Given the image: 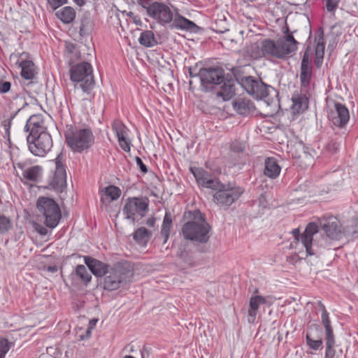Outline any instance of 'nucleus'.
Masks as SVG:
<instances>
[{"label": "nucleus", "mask_w": 358, "mask_h": 358, "mask_svg": "<svg viewBox=\"0 0 358 358\" xmlns=\"http://www.w3.org/2000/svg\"><path fill=\"white\" fill-rule=\"evenodd\" d=\"M198 184L203 187L213 189L214 187L219 185V180L212 178L210 173L201 168H190Z\"/></svg>", "instance_id": "a211bd4d"}, {"label": "nucleus", "mask_w": 358, "mask_h": 358, "mask_svg": "<svg viewBox=\"0 0 358 358\" xmlns=\"http://www.w3.org/2000/svg\"><path fill=\"white\" fill-rule=\"evenodd\" d=\"M218 87L220 90L217 92V96L221 97L223 101L231 99L235 94V86L233 79H227L224 77V81Z\"/></svg>", "instance_id": "412c9836"}, {"label": "nucleus", "mask_w": 358, "mask_h": 358, "mask_svg": "<svg viewBox=\"0 0 358 358\" xmlns=\"http://www.w3.org/2000/svg\"><path fill=\"white\" fill-rule=\"evenodd\" d=\"M10 227L11 224L9 219L3 215H0V232H6Z\"/></svg>", "instance_id": "79ce46f5"}, {"label": "nucleus", "mask_w": 358, "mask_h": 358, "mask_svg": "<svg viewBox=\"0 0 358 358\" xmlns=\"http://www.w3.org/2000/svg\"><path fill=\"white\" fill-rule=\"evenodd\" d=\"M64 136L67 145L73 152H81L90 148L94 142L92 131L88 128L69 126Z\"/></svg>", "instance_id": "f03ea898"}, {"label": "nucleus", "mask_w": 358, "mask_h": 358, "mask_svg": "<svg viewBox=\"0 0 358 358\" xmlns=\"http://www.w3.org/2000/svg\"><path fill=\"white\" fill-rule=\"evenodd\" d=\"M264 40L262 41L259 43H256L251 45L250 48V51L252 57L257 59L262 57L264 56H269V55L264 50Z\"/></svg>", "instance_id": "c9c22d12"}, {"label": "nucleus", "mask_w": 358, "mask_h": 358, "mask_svg": "<svg viewBox=\"0 0 358 358\" xmlns=\"http://www.w3.org/2000/svg\"><path fill=\"white\" fill-rule=\"evenodd\" d=\"M264 173L265 176L271 178H275L280 173L281 168L278 165L275 159L268 157L265 160Z\"/></svg>", "instance_id": "5701e85b"}, {"label": "nucleus", "mask_w": 358, "mask_h": 358, "mask_svg": "<svg viewBox=\"0 0 358 358\" xmlns=\"http://www.w3.org/2000/svg\"><path fill=\"white\" fill-rule=\"evenodd\" d=\"M73 1L77 5L80 6H83L85 2V0H73Z\"/></svg>", "instance_id": "680f3d73"}, {"label": "nucleus", "mask_w": 358, "mask_h": 358, "mask_svg": "<svg viewBox=\"0 0 358 358\" xmlns=\"http://www.w3.org/2000/svg\"><path fill=\"white\" fill-rule=\"evenodd\" d=\"M339 0H327L326 7L329 12H333L338 6Z\"/></svg>", "instance_id": "09e8293b"}, {"label": "nucleus", "mask_w": 358, "mask_h": 358, "mask_svg": "<svg viewBox=\"0 0 358 358\" xmlns=\"http://www.w3.org/2000/svg\"><path fill=\"white\" fill-rule=\"evenodd\" d=\"M297 43L293 36L287 34L278 38L276 41L264 39L263 48L270 57L284 59L294 53Z\"/></svg>", "instance_id": "7ed1b4c3"}, {"label": "nucleus", "mask_w": 358, "mask_h": 358, "mask_svg": "<svg viewBox=\"0 0 358 358\" xmlns=\"http://www.w3.org/2000/svg\"><path fill=\"white\" fill-rule=\"evenodd\" d=\"M112 129L115 131L117 138L127 136V129L125 125L119 120H116L112 124Z\"/></svg>", "instance_id": "a19ab883"}, {"label": "nucleus", "mask_w": 358, "mask_h": 358, "mask_svg": "<svg viewBox=\"0 0 358 358\" xmlns=\"http://www.w3.org/2000/svg\"><path fill=\"white\" fill-rule=\"evenodd\" d=\"M69 261L75 264V268H85L84 264L88 268H108V265L89 256L74 254L69 257Z\"/></svg>", "instance_id": "f3484780"}, {"label": "nucleus", "mask_w": 358, "mask_h": 358, "mask_svg": "<svg viewBox=\"0 0 358 358\" xmlns=\"http://www.w3.org/2000/svg\"><path fill=\"white\" fill-rule=\"evenodd\" d=\"M199 76L204 91L220 86L224 81V71L222 68H203L200 69Z\"/></svg>", "instance_id": "9b49d317"}, {"label": "nucleus", "mask_w": 358, "mask_h": 358, "mask_svg": "<svg viewBox=\"0 0 358 358\" xmlns=\"http://www.w3.org/2000/svg\"><path fill=\"white\" fill-rule=\"evenodd\" d=\"M328 117L334 125L343 127L349 121V110L343 104L336 103L334 108L331 109L329 113Z\"/></svg>", "instance_id": "2eb2a0df"}, {"label": "nucleus", "mask_w": 358, "mask_h": 358, "mask_svg": "<svg viewBox=\"0 0 358 358\" xmlns=\"http://www.w3.org/2000/svg\"><path fill=\"white\" fill-rule=\"evenodd\" d=\"M11 84L8 81H0V93L5 94L10 90Z\"/></svg>", "instance_id": "de8ad7c7"}, {"label": "nucleus", "mask_w": 358, "mask_h": 358, "mask_svg": "<svg viewBox=\"0 0 358 358\" xmlns=\"http://www.w3.org/2000/svg\"><path fill=\"white\" fill-rule=\"evenodd\" d=\"M71 80L76 83V87L80 88L87 92L94 85L92 68L90 63L82 62L73 66L70 70Z\"/></svg>", "instance_id": "423d86ee"}, {"label": "nucleus", "mask_w": 358, "mask_h": 358, "mask_svg": "<svg viewBox=\"0 0 358 358\" xmlns=\"http://www.w3.org/2000/svg\"><path fill=\"white\" fill-rule=\"evenodd\" d=\"M231 149L234 152H241L243 151L244 145H243V144H242L239 142H234L231 145Z\"/></svg>", "instance_id": "3c124183"}, {"label": "nucleus", "mask_w": 358, "mask_h": 358, "mask_svg": "<svg viewBox=\"0 0 358 358\" xmlns=\"http://www.w3.org/2000/svg\"><path fill=\"white\" fill-rule=\"evenodd\" d=\"M321 307L322 308V313L321 316V321L324 327L325 330V339L326 338H335L333 329L331 326V322L329 317V313H327L325 306L322 303H320Z\"/></svg>", "instance_id": "c756f323"}, {"label": "nucleus", "mask_w": 358, "mask_h": 358, "mask_svg": "<svg viewBox=\"0 0 358 358\" xmlns=\"http://www.w3.org/2000/svg\"><path fill=\"white\" fill-rule=\"evenodd\" d=\"M324 37L322 33L317 38V45L315 46V62L317 66H318L320 60H322L324 57Z\"/></svg>", "instance_id": "e433bc0d"}, {"label": "nucleus", "mask_w": 358, "mask_h": 358, "mask_svg": "<svg viewBox=\"0 0 358 358\" xmlns=\"http://www.w3.org/2000/svg\"><path fill=\"white\" fill-rule=\"evenodd\" d=\"M66 50L70 53V54H72V53H77L76 52V48L75 46V45L72 44V43H66Z\"/></svg>", "instance_id": "6e6d98bb"}, {"label": "nucleus", "mask_w": 358, "mask_h": 358, "mask_svg": "<svg viewBox=\"0 0 358 358\" xmlns=\"http://www.w3.org/2000/svg\"><path fill=\"white\" fill-rule=\"evenodd\" d=\"M48 3L52 10H56L63 4L67 2V0H47Z\"/></svg>", "instance_id": "49530a36"}, {"label": "nucleus", "mask_w": 358, "mask_h": 358, "mask_svg": "<svg viewBox=\"0 0 358 358\" xmlns=\"http://www.w3.org/2000/svg\"><path fill=\"white\" fill-rule=\"evenodd\" d=\"M123 358H135L131 355H125Z\"/></svg>", "instance_id": "338daca9"}, {"label": "nucleus", "mask_w": 358, "mask_h": 358, "mask_svg": "<svg viewBox=\"0 0 358 358\" xmlns=\"http://www.w3.org/2000/svg\"><path fill=\"white\" fill-rule=\"evenodd\" d=\"M24 131H29V135L33 136L48 133L43 116L41 115H31L27 121Z\"/></svg>", "instance_id": "aec40b11"}, {"label": "nucleus", "mask_w": 358, "mask_h": 358, "mask_svg": "<svg viewBox=\"0 0 358 358\" xmlns=\"http://www.w3.org/2000/svg\"><path fill=\"white\" fill-rule=\"evenodd\" d=\"M26 94L27 92H22L15 96L10 101L9 108L10 110H15V114L28 105L25 97Z\"/></svg>", "instance_id": "bb28decb"}, {"label": "nucleus", "mask_w": 358, "mask_h": 358, "mask_svg": "<svg viewBox=\"0 0 358 358\" xmlns=\"http://www.w3.org/2000/svg\"><path fill=\"white\" fill-rule=\"evenodd\" d=\"M187 265L189 266H196V265L192 262L191 258H189L187 260Z\"/></svg>", "instance_id": "e2e57ef3"}, {"label": "nucleus", "mask_w": 358, "mask_h": 358, "mask_svg": "<svg viewBox=\"0 0 358 358\" xmlns=\"http://www.w3.org/2000/svg\"><path fill=\"white\" fill-rule=\"evenodd\" d=\"M91 329L92 328L89 327L87 328V331H86V334H87V337H89L90 336V334H91Z\"/></svg>", "instance_id": "69168bd1"}, {"label": "nucleus", "mask_w": 358, "mask_h": 358, "mask_svg": "<svg viewBox=\"0 0 358 358\" xmlns=\"http://www.w3.org/2000/svg\"><path fill=\"white\" fill-rule=\"evenodd\" d=\"M171 22V27L177 29L194 31L196 27V25L192 21L185 18L178 13H176L175 15L173 14Z\"/></svg>", "instance_id": "4be33fe9"}, {"label": "nucleus", "mask_w": 358, "mask_h": 358, "mask_svg": "<svg viewBox=\"0 0 358 358\" xmlns=\"http://www.w3.org/2000/svg\"><path fill=\"white\" fill-rule=\"evenodd\" d=\"M3 127H4V129H5V131H6V134L9 136L10 134V122L8 123H4L3 124Z\"/></svg>", "instance_id": "bf43d9fd"}, {"label": "nucleus", "mask_w": 358, "mask_h": 358, "mask_svg": "<svg viewBox=\"0 0 358 358\" xmlns=\"http://www.w3.org/2000/svg\"><path fill=\"white\" fill-rule=\"evenodd\" d=\"M27 142L29 150L38 157L45 156L52 147V140L49 133H42L36 136L28 135Z\"/></svg>", "instance_id": "1a4fd4ad"}, {"label": "nucleus", "mask_w": 358, "mask_h": 358, "mask_svg": "<svg viewBox=\"0 0 358 358\" xmlns=\"http://www.w3.org/2000/svg\"><path fill=\"white\" fill-rule=\"evenodd\" d=\"M147 15L156 20L159 24L165 25L169 24L173 20V12L171 8L166 3L157 1L150 8Z\"/></svg>", "instance_id": "ddd939ff"}, {"label": "nucleus", "mask_w": 358, "mask_h": 358, "mask_svg": "<svg viewBox=\"0 0 358 358\" xmlns=\"http://www.w3.org/2000/svg\"><path fill=\"white\" fill-rule=\"evenodd\" d=\"M336 340L335 338L325 339V355L324 358H336Z\"/></svg>", "instance_id": "ea45409f"}, {"label": "nucleus", "mask_w": 358, "mask_h": 358, "mask_svg": "<svg viewBox=\"0 0 358 358\" xmlns=\"http://www.w3.org/2000/svg\"><path fill=\"white\" fill-rule=\"evenodd\" d=\"M83 27H80V31L81 32L83 31Z\"/></svg>", "instance_id": "774afa93"}, {"label": "nucleus", "mask_w": 358, "mask_h": 358, "mask_svg": "<svg viewBox=\"0 0 358 358\" xmlns=\"http://www.w3.org/2000/svg\"><path fill=\"white\" fill-rule=\"evenodd\" d=\"M134 270H90L95 276L103 278V288L109 291L118 289L122 282L131 280Z\"/></svg>", "instance_id": "39448f33"}, {"label": "nucleus", "mask_w": 358, "mask_h": 358, "mask_svg": "<svg viewBox=\"0 0 358 358\" xmlns=\"http://www.w3.org/2000/svg\"><path fill=\"white\" fill-rule=\"evenodd\" d=\"M148 205L149 200L146 197L129 198L122 208L123 215L134 224L136 217H143L145 215Z\"/></svg>", "instance_id": "6e6552de"}, {"label": "nucleus", "mask_w": 358, "mask_h": 358, "mask_svg": "<svg viewBox=\"0 0 358 358\" xmlns=\"http://www.w3.org/2000/svg\"><path fill=\"white\" fill-rule=\"evenodd\" d=\"M41 173V168L39 166H34L23 171V177L30 181H36Z\"/></svg>", "instance_id": "f704fd0d"}, {"label": "nucleus", "mask_w": 358, "mask_h": 358, "mask_svg": "<svg viewBox=\"0 0 358 358\" xmlns=\"http://www.w3.org/2000/svg\"><path fill=\"white\" fill-rule=\"evenodd\" d=\"M147 354L148 355V351L145 347L143 348V349L141 350V355L143 358L145 355Z\"/></svg>", "instance_id": "0e129e2a"}, {"label": "nucleus", "mask_w": 358, "mask_h": 358, "mask_svg": "<svg viewBox=\"0 0 358 358\" xmlns=\"http://www.w3.org/2000/svg\"><path fill=\"white\" fill-rule=\"evenodd\" d=\"M35 229L41 235L45 236L48 234V229L40 224H36Z\"/></svg>", "instance_id": "5fc2aeb1"}, {"label": "nucleus", "mask_w": 358, "mask_h": 358, "mask_svg": "<svg viewBox=\"0 0 358 358\" xmlns=\"http://www.w3.org/2000/svg\"><path fill=\"white\" fill-rule=\"evenodd\" d=\"M322 330L319 325L313 324L307 330L306 335V344L309 348L317 351L323 348Z\"/></svg>", "instance_id": "dca6fc26"}, {"label": "nucleus", "mask_w": 358, "mask_h": 358, "mask_svg": "<svg viewBox=\"0 0 358 358\" xmlns=\"http://www.w3.org/2000/svg\"><path fill=\"white\" fill-rule=\"evenodd\" d=\"M91 271L88 272L87 270H72L71 276L74 280L76 279H80L82 282L87 283L92 279Z\"/></svg>", "instance_id": "4c0bfd02"}, {"label": "nucleus", "mask_w": 358, "mask_h": 358, "mask_svg": "<svg viewBox=\"0 0 358 358\" xmlns=\"http://www.w3.org/2000/svg\"><path fill=\"white\" fill-rule=\"evenodd\" d=\"M151 235V231L145 227H140L132 234L134 240L141 245H145L147 244Z\"/></svg>", "instance_id": "c85d7f7f"}, {"label": "nucleus", "mask_w": 358, "mask_h": 358, "mask_svg": "<svg viewBox=\"0 0 358 358\" xmlns=\"http://www.w3.org/2000/svg\"><path fill=\"white\" fill-rule=\"evenodd\" d=\"M292 233L296 241H301L308 255H313L315 254L316 242L314 240V236L318 233V226L315 223H309L302 234H300L299 229H293Z\"/></svg>", "instance_id": "9d476101"}, {"label": "nucleus", "mask_w": 358, "mask_h": 358, "mask_svg": "<svg viewBox=\"0 0 358 358\" xmlns=\"http://www.w3.org/2000/svg\"><path fill=\"white\" fill-rule=\"evenodd\" d=\"M10 349L9 343L7 339L0 340V358H5L6 353Z\"/></svg>", "instance_id": "37998d69"}, {"label": "nucleus", "mask_w": 358, "mask_h": 358, "mask_svg": "<svg viewBox=\"0 0 358 358\" xmlns=\"http://www.w3.org/2000/svg\"><path fill=\"white\" fill-rule=\"evenodd\" d=\"M121 194V190L119 187L110 185L102 189L101 201L104 203H110L112 201L117 200Z\"/></svg>", "instance_id": "b1692460"}, {"label": "nucleus", "mask_w": 358, "mask_h": 358, "mask_svg": "<svg viewBox=\"0 0 358 358\" xmlns=\"http://www.w3.org/2000/svg\"><path fill=\"white\" fill-rule=\"evenodd\" d=\"M320 226L327 236L333 240L341 238L342 232L339 221L336 217H329L320 222Z\"/></svg>", "instance_id": "6ab92c4d"}, {"label": "nucleus", "mask_w": 358, "mask_h": 358, "mask_svg": "<svg viewBox=\"0 0 358 358\" xmlns=\"http://www.w3.org/2000/svg\"><path fill=\"white\" fill-rule=\"evenodd\" d=\"M97 321L98 320L96 319H92V320H90L89 323L90 327L93 328V327L96 325Z\"/></svg>", "instance_id": "052dcab7"}, {"label": "nucleus", "mask_w": 358, "mask_h": 358, "mask_svg": "<svg viewBox=\"0 0 358 358\" xmlns=\"http://www.w3.org/2000/svg\"><path fill=\"white\" fill-rule=\"evenodd\" d=\"M265 297L259 295L254 296L250 298V308L248 310V316L252 318V322L255 319L260 304L266 303Z\"/></svg>", "instance_id": "cd10ccee"}, {"label": "nucleus", "mask_w": 358, "mask_h": 358, "mask_svg": "<svg viewBox=\"0 0 358 358\" xmlns=\"http://www.w3.org/2000/svg\"><path fill=\"white\" fill-rule=\"evenodd\" d=\"M187 221L182 227V235L186 240L206 243L211 236V227L206 216L199 210L188 211L185 213Z\"/></svg>", "instance_id": "f257e3e1"}, {"label": "nucleus", "mask_w": 358, "mask_h": 358, "mask_svg": "<svg viewBox=\"0 0 358 358\" xmlns=\"http://www.w3.org/2000/svg\"><path fill=\"white\" fill-rule=\"evenodd\" d=\"M172 216L170 212H166L161 229V236L164 237V243H166L172 228Z\"/></svg>", "instance_id": "473e14b6"}, {"label": "nucleus", "mask_w": 358, "mask_h": 358, "mask_svg": "<svg viewBox=\"0 0 358 358\" xmlns=\"http://www.w3.org/2000/svg\"><path fill=\"white\" fill-rule=\"evenodd\" d=\"M129 16H130L131 17H134V22L136 24H141V21L140 20V18H138L136 16L134 15V13L132 12H130L129 13Z\"/></svg>", "instance_id": "4d7b16f0"}, {"label": "nucleus", "mask_w": 358, "mask_h": 358, "mask_svg": "<svg viewBox=\"0 0 358 358\" xmlns=\"http://www.w3.org/2000/svg\"><path fill=\"white\" fill-rule=\"evenodd\" d=\"M292 100V109L297 113L303 112L308 108V99L305 94L294 93Z\"/></svg>", "instance_id": "a878e982"}, {"label": "nucleus", "mask_w": 358, "mask_h": 358, "mask_svg": "<svg viewBox=\"0 0 358 358\" xmlns=\"http://www.w3.org/2000/svg\"><path fill=\"white\" fill-rule=\"evenodd\" d=\"M241 85L248 94L257 99H263L268 96L271 86L266 85L260 79L246 76L241 79Z\"/></svg>", "instance_id": "f8f14e48"}, {"label": "nucleus", "mask_w": 358, "mask_h": 358, "mask_svg": "<svg viewBox=\"0 0 358 358\" xmlns=\"http://www.w3.org/2000/svg\"><path fill=\"white\" fill-rule=\"evenodd\" d=\"M213 190L215 191L213 195V201L224 209H228L244 192L241 187L223 184L220 181Z\"/></svg>", "instance_id": "20e7f679"}, {"label": "nucleus", "mask_w": 358, "mask_h": 358, "mask_svg": "<svg viewBox=\"0 0 358 358\" xmlns=\"http://www.w3.org/2000/svg\"><path fill=\"white\" fill-rule=\"evenodd\" d=\"M312 76L311 66H301L300 80L302 87L309 85Z\"/></svg>", "instance_id": "58836bf2"}, {"label": "nucleus", "mask_w": 358, "mask_h": 358, "mask_svg": "<svg viewBox=\"0 0 358 358\" xmlns=\"http://www.w3.org/2000/svg\"><path fill=\"white\" fill-rule=\"evenodd\" d=\"M21 76L22 78L30 80L34 77V64L29 60H24L20 62Z\"/></svg>", "instance_id": "2f4dec72"}, {"label": "nucleus", "mask_w": 358, "mask_h": 358, "mask_svg": "<svg viewBox=\"0 0 358 358\" xmlns=\"http://www.w3.org/2000/svg\"><path fill=\"white\" fill-rule=\"evenodd\" d=\"M146 224L150 227H153L155 224V219L154 217H150L148 219Z\"/></svg>", "instance_id": "13d9d810"}, {"label": "nucleus", "mask_w": 358, "mask_h": 358, "mask_svg": "<svg viewBox=\"0 0 358 358\" xmlns=\"http://www.w3.org/2000/svg\"><path fill=\"white\" fill-rule=\"evenodd\" d=\"M309 50H310V48L308 47L303 56L301 66H310V63L309 61V53H308Z\"/></svg>", "instance_id": "603ef678"}, {"label": "nucleus", "mask_w": 358, "mask_h": 358, "mask_svg": "<svg viewBox=\"0 0 358 358\" xmlns=\"http://www.w3.org/2000/svg\"><path fill=\"white\" fill-rule=\"evenodd\" d=\"M236 111L243 115L249 114L254 109V105L252 101L246 99H240L234 103Z\"/></svg>", "instance_id": "7c9ffc66"}, {"label": "nucleus", "mask_w": 358, "mask_h": 358, "mask_svg": "<svg viewBox=\"0 0 358 358\" xmlns=\"http://www.w3.org/2000/svg\"><path fill=\"white\" fill-rule=\"evenodd\" d=\"M157 1L156 0H137V3L143 8L146 10V13L149 10L150 8L153 6Z\"/></svg>", "instance_id": "a18cd8bd"}, {"label": "nucleus", "mask_w": 358, "mask_h": 358, "mask_svg": "<svg viewBox=\"0 0 358 358\" xmlns=\"http://www.w3.org/2000/svg\"><path fill=\"white\" fill-rule=\"evenodd\" d=\"M136 164L138 166L139 169H141V171L143 173H145L148 172L147 166L143 164V161L141 160V159L140 157H136Z\"/></svg>", "instance_id": "864d4df0"}, {"label": "nucleus", "mask_w": 358, "mask_h": 358, "mask_svg": "<svg viewBox=\"0 0 358 358\" xmlns=\"http://www.w3.org/2000/svg\"><path fill=\"white\" fill-rule=\"evenodd\" d=\"M119 145L121 147V148L125 151V152H129L130 151V141L127 138V136H122L120 138H117Z\"/></svg>", "instance_id": "c03bdc74"}, {"label": "nucleus", "mask_w": 358, "mask_h": 358, "mask_svg": "<svg viewBox=\"0 0 358 358\" xmlns=\"http://www.w3.org/2000/svg\"><path fill=\"white\" fill-rule=\"evenodd\" d=\"M37 208L44 217L45 224L51 229L57 226L62 217L59 206L52 199L40 197L37 201Z\"/></svg>", "instance_id": "0eeeda50"}, {"label": "nucleus", "mask_w": 358, "mask_h": 358, "mask_svg": "<svg viewBox=\"0 0 358 358\" xmlns=\"http://www.w3.org/2000/svg\"><path fill=\"white\" fill-rule=\"evenodd\" d=\"M134 265L128 261L122 260L117 264L116 268H134Z\"/></svg>", "instance_id": "8fccbe9b"}, {"label": "nucleus", "mask_w": 358, "mask_h": 358, "mask_svg": "<svg viewBox=\"0 0 358 358\" xmlns=\"http://www.w3.org/2000/svg\"><path fill=\"white\" fill-rule=\"evenodd\" d=\"M57 16L64 23H71L76 17V12L69 6L64 7L56 13Z\"/></svg>", "instance_id": "72a5a7b5"}, {"label": "nucleus", "mask_w": 358, "mask_h": 358, "mask_svg": "<svg viewBox=\"0 0 358 358\" xmlns=\"http://www.w3.org/2000/svg\"><path fill=\"white\" fill-rule=\"evenodd\" d=\"M139 43L145 48H152L158 44L157 38L151 30H145L141 33L138 38Z\"/></svg>", "instance_id": "393cba45"}, {"label": "nucleus", "mask_w": 358, "mask_h": 358, "mask_svg": "<svg viewBox=\"0 0 358 358\" xmlns=\"http://www.w3.org/2000/svg\"><path fill=\"white\" fill-rule=\"evenodd\" d=\"M55 171L50 185L55 190L62 192L66 185V172L64 160L61 155L55 159Z\"/></svg>", "instance_id": "4468645a"}]
</instances>
